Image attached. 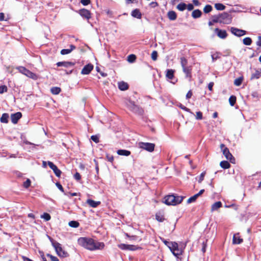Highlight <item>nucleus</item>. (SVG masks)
<instances>
[{
    "label": "nucleus",
    "mask_w": 261,
    "mask_h": 261,
    "mask_svg": "<svg viewBox=\"0 0 261 261\" xmlns=\"http://www.w3.org/2000/svg\"><path fill=\"white\" fill-rule=\"evenodd\" d=\"M77 242L81 246L91 251L101 250L105 247V244L103 242L95 241L91 238H80L78 239Z\"/></svg>",
    "instance_id": "1"
},
{
    "label": "nucleus",
    "mask_w": 261,
    "mask_h": 261,
    "mask_svg": "<svg viewBox=\"0 0 261 261\" xmlns=\"http://www.w3.org/2000/svg\"><path fill=\"white\" fill-rule=\"evenodd\" d=\"M182 196H175L173 195H170L165 197V203L168 205H175L180 203L184 199Z\"/></svg>",
    "instance_id": "2"
},
{
    "label": "nucleus",
    "mask_w": 261,
    "mask_h": 261,
    "mask_svg": "<svg viewBox=\"0 0 261 261\" xmlns=\"http://www.w3.org/2000/svg\"><path fill=\"white\" fill-rule=\"evenodd\" d=\"M127 107L130 111L137 115H142L144 113L143 110L139 106L135 105L133 101H129Z\"/></svg>",
    "instance_id": "3"
},
{
    "label": "nucleus",
    "mask_w": 261,
    "mask_h": 261,
    "mask_svg": "<svg viewBox=\"0 0 261 261\" xmlns=\"http://www.w3.org/2000/svg\"><path fill=\"white\" fill-rule=\"evenodd\" d=\"M170 244V246H169V248L170 251L175 256L178 257V256L182 254V249L179 248L178 245L176 242H171Z\"/></svg>",
    "instance_id": "4"
},
{
    "label": "nucleus",
    "mask_w": 261,
    "mask_h": 261,
    "mask_svg": "<svg viewBox=\"0 0 261 261\" xmlns=\"http://www.w3.org/2000/svg\"><path fill=\"white\" fill-rule=\"evenodd\" d=\"M18 69L21 73L33 80H36L38 79V75L36 74L31 72L24 67L20 66L18 68Z\"/></svg>",
    "instance_id": "5"
},
{
    "label": "nucleus",
    "mask_w": 261,
    "mask_h": 261,
    "mask_svg": "<svg viewBox=\"0 0 261 261\" xmlns=\"http://www.w3.org/2000/svg\"><path fill=\"white\" fill-rule=\"evenodd\" d=\"M220 23L229 24L231 22L232 17L231 15L227 12H223L219 14Z\"/></svg>",
    "instance_id": "6"
},
{
    "label": "nucleus",
    "mask_w": 261,
    "mask_h": 261,
    "mask_svg": "<svg viewBox=\"0 0 261 261\" xmlns=\"http://www.w3.org/2000/svg\"><path fill=\"white\" fill-rule=\"evenodd\" d=\"M53 247L58 256L61 257L67 256L68 253L65 252L62 248L61 245L59 243H53Z\"/></svg>",
    "instance_id": "7"
},
{
    "label": "nucleus",
    "mask_w": 261,
    "mask_h": 261,
    "mask_svg": "<svg viewBox=\"0 0 261 261\" xmlns=\"http://www.w3.org/2000/svg\"><path fill=\"white\" fill-rule=\"evenodd\" d=\"M220 148L223 152V154L224 155L225 158L230 161V162L234 163L235 159L232 155L230 153L228 148L225 147V145L221 144L220 145Z\"/></svg>",
    "instance_id": "8"
},
{
    "label": "nucleus",
    "mask_w": 261,
    "mask_h": 261,
    "mask_svg": "<svg viewBox=\"0 0 261 261\" xmlns=\"http://www.w3.org/2000/svg\"><path fill=\"white\" fill-rule=\"evenodd\" d=\"M138 145L140 148L149 152H152L154 149L155 145L153 143L139 142Z\"/></svg>",
    "instance_id": "9"
},
{
    "label": "nucleus",
    "mask_w": 261,
    "mask_h": 261,
    "mask_svg": "<svg viewBox=\"0 0 261 261\" xmlns=\"http://www.w3.org/2000/svg\"><path fill=\"white\" fill-rule=\"evenodd\" d=\"M230 32L233 35L237 37H241L246 34V31L234 27H231L230 28Z\"/></svg>",
    "instance_id": "10"
},
{
    "label": "nucleus",
    "mask_w": 261,
    "mask_h": 261,
    "mask_svg": "<svg viewBox=\"0 0 261 261\" xmlns=\"http://www.w3.org/2000/svg\"><path fill=\"white\" fill-rule=\"evenodd\" d=\"M79 14L87 20H89L91 16L90 12L86 9H82L79 11Z\"/></svg>",
    "instance_id": "11"
},
{
    "label": "nucleus",
    "mask_w": 261,
    "mask_h": 261,
    "mask_svg": "<svg viewBox=\"0 0 261 261\" xmlns=\"http://www.w3.org/2000/svg\"><path fill=\"white\" fill-rule=\"evenodd\" d=\"M182 68L184 73L186 74V77L190 80L192 77V66L188 65L187 66L182 67Z\"/></svg>",
    "instance_id": "12"
},
{
    "label": "nucleus",
    "mask_w": 261,
    "mask_h": 261,
    "mask_svg": "<svg viewBox=\"0 0 261 261\" xmlns=\"http://www.w3.org/2000/svg\"><path fill=\"white\" fill-rule=\"evenodd\" d=\"M215 32L217 35L221 39H225L227 36V33L225 30L216 28L215 30Z\"/></svg>",
    "instance_id": "13"
},
{
    "label": "nucleus",
    "mask_w": 261,
    "mask_h": 261,
    "mask_svg": "<svg viewBox=\"0 0 261 261\" xmlns=\"http://www.w3.org/2000/svg\"><path fill=\"white\" fill-rule=\"evenodd\" d=\"M93 69V65L91 64H88L85 65L81 71L82 74H88Z\"/></svg>",
    "instance_id": "14"
},
{
    "label": "nucleus",
    "mask_w": 261,
    "mask_h": 261,
    "mask_svg": "<svg viewBox=\"0 0 261 261\" xmlns=\"http://www.w3.org/2000/svg\"><path fill=\"white\" fill-rule=\"evenodd\" d=\"M22 117V114L20 112H17L12 114L11 115V121L13 124H16L19 119Z\"/></svg>",
    "instance_id": "15"
},
{
    "label": "nucleus",
    "mask_w": 261,
    "mask_h": 261,
    "mask_svg": "<svg viewBox=\"0 0 261 261\" xmlns=\"http://www.w3.org/2000/svg\"><path fill=\"white\" fill-rule=\"evenodd\" d=\"M75 65V63L72 62H59L57 63L58 67L64 66L65 67H72Z\"/></svg>",
    "instance_id": "16"
},
{
    "label": "nucleus",
    "mask_w": 261,
    "mask_h": 261,
    "mask_svg": "<svg viewBox=\"0 0 261 261\" xmlns=\"http://www.w3.org/2000/svg\"><path fill=\"white\" fill-rule=\"evenodd\" d=\"M118 246L119 248L122 250H134L136 249V246L132 245H126L124 244H121L119 245Z\"/></svg>",
    "instance_id": "17"
},
{
    "label": "nucleus",
    "mask_w": 261,
    "mask_h": 261,
    "mask_svg": "<svg viewBox=\"0 0 261 261\" xmlns=\"http://www.w3.org/2000/svg\"><path fill=\"white\" fill-rule=\"evenodd\" d=\"M131 15L133 17L138 19H141L142 17V14L138 9H135L132 11Z\"/></svg>",
    "instance_id": "18"
},
{
    "label": "nucleus",
    "mask_w": 261,
    "mask_h": 261,
    "mask_svg": "<svg viewBox=\"0 0 261 261\" xmlns=\"http://www.w3.org/2000/svg\"><path fill=\"white\" fill-rule=\"evenodd\" d=\"M87 203L92 207H96L100 204L99 201H95L93 200L89 199L87 200Z\"/></svg>",
    "instance_id": "19"
},
{
    "label": "nucleus",
    "mask_w": 261,
    "mask_h": 261,
    "mask_svg": "<svg viewBox=\"0 0 261 261\" xmlns=\"http://www.w3.org/2000/svg\"><path fill=\"white\" fill-rule=\"evenodd\" d=\"M70 49H63L61 51V54L63 55H67L70 53L73 49L75 48V46L73 45H70Z\"/></svg>",
    "instance_id": "20"
},
{
    "label": "nucleus",
    "mask_w": 261,
    "mask_h": 261,
    "mask_svg": "<svg viewBox=\"0 0 261 261\" xmlns=\"http://www.w3.org/2000/svg\"><path fill=\"white\" fill-rule=\"evenodd\" d=\"M167 16L170 20H175L177 18V15L174 11H169L167 13Z\"/></svg>",
    "instance_id": "21"
},
{
    "label": "nucleus",
    "mask_w": 261,
    "mask_h": 261,
    "mask_svg": "<svg viewBox=\"0 0 261 261\" xmlns=\"http://www.w3.org/2000/svg\"><path fill=\"white\" fill-rule=\"evenodd\" d=\"M118 88L122 91H124L128 88V84L124 82H120L118 83Z\"/></svg>",
    "instance_id": "22"
},
{
    "label": "nucleus",
    "mask_w": 261,
    "mask_h": 261,
    "mask_svg": "<svg viewBox=\"0 0 261 261\" xmlns=\"http://www.w3.org/2000/svg\"><path fill=\"white\" fill-rule=\"evenodd\" d=\"M222 204L221 203V202L220 201H217V202H215L212 205V207H211V211L213 212V211H216L217 210L218 208H220L221 207H222Z\"/></svg>",
    "instance_id": "23"
},
{
    "label": "nucleus",
    "mask_w": 261,
    "mask_h": 261,
    "mask_svg": "<svg viewBox=\"0 0 261 261\" xmlns=\"http://www.w3.org/2000/svg\"><path fill=\"white\" fill-rule=\"evenodd\" d=\"M174 71L173 69H167L166 70V77L169 80H172L174 77Z\"/></svg>",
    "instance_id": "24"
},
{
    "label": "nucleus",
    "mask_w": 261,
    "mask_h": 261,
    "mask_svg": "<svg viewBox=\"0 0 261 261\" xmlns=\"http://www.w3.org/2000/svg\"><path fill=\"white\" fill-rule=\"evenodd\" d=\"M202 15L201 11L199 9L194 10L192 13V16L194 18H198L201 17Z\"/></svg>",
    "instance_id": "25"
},
{
    "label": "nucleus",
    "mask_w": 261,
    "mask_h": 261,
    "mask_svg": "<svg viewBox=\"0 0 261 261\" xmlns=\"http://www.w3.org/2000/svg\"><path fill=\"white\" fill-rule=\"evenodd\" d=\"M117 152V154L120 155L128 156L130 154V152L129 151L124 149L118 150Z\"/></svg>",
    "instance_id": "26"
},
{
    "label": "nucleus",
    "mask_w": 261,
    "mask_h": 261,
    "mask_svg": "<svg viewBox=\"0 0 261 261\" xmlns=\"http://www.w3.org/2000/svg\"><path fill=\"white\" fill-rule=\"evenodd\" d=\"M9 118V116L8 113H4L2 114L0 121L2 123H7L8 122Z\"/></svg>",
    "instance_id": "27"
},
{
    "label": "nucleus",
    "mask_w": 261,
    "mask_h": 261,
    "mask_svg": "<svg viewBox=\"0 0 261 261\" xmlns=\"http://www.w3.org/2000/svg\"><path fill=\"white\" fill-rule=\"evenodd\" d=\"M220 165L221 168L225 169H228L230 167V164L226 161H223L221 162Z\"/></svg>",
    "instance_id": "28"
},
{
    "label": "nucleus",
    "mask_w": 261,
    "mask_h": 261,
    "mask_svg": "<svg viewBox=\"0 0 261 261\" xmlns=\"http://www.w3.org/2000/svg\"><path fill=\"white\" fill-rule=\"evenodd\" d=\"M233 244H239L243 242V239H241L239 237H237L236 234H234L233 237Z\"/></svg>",
    "instance_id": "29"
},
{
    "label": "nucleus",
    "mask_w": 261,
    "mask_h": 261,
    "mask_svg": "<svg viewBox=\"0 0 261 261\" xmlns=\"http://www.w3.org/2000/svg\"><path fill=\"white\" fill-rule=\"evenodd\" d=\"M261 76L260 72L259 70H256L255 72L252 74L251 80L258 79Z\"/></svg>",
    "instance_id": "30"
},
{
    "label": "nucleus",
    "mask_w": 261,
    "mask_h": 261,
    "mask_svg": "<svg viewBox=\"0 0 261 261\" xmlns=\"http://www.w3.org/2000/svg\"><path fill=\"white\" fill-rule=\"evenodd\" d=\"M186 7L187 5L184 3H179L176 7L177 9L180 11H184L186 9Z\"/></svg>",
    "instance_id": "31"
},
{
    "label": "nucleus",
    "mask_w": 261,
    "mask_h": 261,
    "mask_svg": "<svg viewBox=\"0 0 261 261\" xmlns=\"http://www.w3.org/2000/svg\"><path fill=\"white\" fill-rule=\"evenodd\" d=\"M243 44L245 45H250L252 42V39L250 37H246L243 40Z\"/></svg>",
    "instance_id": "32"
},
{
    "label": "nucleus",
    "mask_w": 261,
    "mask_h": 261,
    "mask_svg": "<svg viewBox=\"0 0 261 261\" xmlns=\"http://www.w3.org/2000/svg\"><path fill=\"white\" fill-rule=\"evenodd\" d=\"M215 8L217 10H223L225 9L226 7L223 5L222 4H221V3H216L215 4Z\"/></svg>",
    "instance_id": "33"
},
{
    "label": "nucleus",
    "mask_w": 261,
    "mask_h": 261,
    "mask_svg": "<svg viewBox=\"0 0 261 261\" xmlns=\"http://www.w3.org/2000/svg\"><path fill=\"white\" fill-rule=\"evenodd\" d=\"M180 64H181V66L182 67L188 66V60L186 58H185L184 57H181L180 59Z\"/></svg>",
    "instance_id": "34"
},
{
    "label": "nucleus",
    "mask_w": 261,
    "mask_h": 261,
    "mask_svg": "<svg viewBox=\"0 0 261 261\" xmlns=\"http://www.w3.org/2000/svg\"><path fill=\"white\" fill-rule=\"evenodd\" d=\"M51 92L53 94H58L61 92V89L59 87H54L51 90Z\"/></svg>",
    "instance_id": "35"
},
{
    "label": "nucleus",
    "mask_w": 261,
    "mask_h": 261,
    "mask_svg": "<svg viewBox=\"0 0 261 261\" xmlns=\"http://www.w3.org/2000/svg\"><path fill=\"white\" fill-rule=\"evenodd\" d=\"M69 226L73 228H77L80 225L79 223L76 221H71L69 222Z\"/></svg>",
    "instance_id": "36"
},
{
    "label": "nucleus",
    "mask_w": 261,
    "mask_h": 261,
    "mask_svg": "<svg viewBox=\"0 0 261 261\" xmlns=\"http://www.w3.org/2000/svg\"><path fill=\"white\" fill-rule=\"evenodd\" d=\"M211 19L213 23H220L219 14L212 16Z\"/></svg>",
    "instance_id": "37"
},
{
    "label": "nucleus",
    "mask_w": 261,
    "mask_h": 261,
    "mask_svg": "<svg viewBox=\"0 0 261 261\" xmlns=\"http://www.w3.org/2000/svg\"><path fill=\"white\" fill-rule=\"evenodd\" d=\"M229 102L231 106H233L236 102V97L234 95H231L229 98Z\"/></svg>",
    "instance_id": "38"
},
{
    "label": "nucleus",
    "mask_w": 261,
    "mask_h": 261,
    "mask_svg": "<svg viewBox=\"0 0 261 261\" xmlns=\"http://www.w3.org/2000/svg\"><path fill=\"white\" fill-rule=\"evenodd\" d=\"M155 218L157 221L160 222H163L165 220L164 216L160 214H156L155 215Z\"/></svg>",
    "instance_id": "39"
},
{
    "label": "nucleus",
    "mask_w": 261,
    "mask_h": 261,
    "mask_svg": "<svg viewBox=\"0 0 261 261\" xmlns=\"http://www.w3.org/2000/svg\"><path fill=\"white\" fill-rule=\"evenodd\" d=\"M136 59V57L135 55L131 54L127 57V61L129 63H133Z\"/></svg>",
    "instance_id": "40"
},
{
    "label": "nucleus",
    "mask_w": 261,
    "mask_h": 261,
    "mask_svg": "<svg viewBox=\"0 0 261 261\" xmlns=\"http://www.w3.org/2000/svg\"><path fill=\"white\" fill-rule=\"evenodd\" d=\"M213 9V8L212 6L210 5H207L205 6V7L203 9V11L205 13H208L212 11Z\"/></svg>",
    "instance_id": "41"
},
{
    "label": "nucleus",
    "mask_w": 261,
    "mask_h": 261,
    "mask_svg": "<svg viewBox=\"0 0 261 261\" xmlns=\"http://www.w3.org/2000/svg\"><path fill=\"white\" fill-rule=\"evenodd\" d=\"M243 81V78L241 77L235 79L234 84L237 86H239L241 85Z\"/></svg>",
    "instance_id": "42"
},
{
    "label": "nucleus",
    "mask_w": 261,
    "mask_h": 261,
    "mask_svg": "<svg viewBox=\"0 0 261 261\" xmlns=\"http://www.w3.org/2000/svg\"><path fill=\"white\" fill-rule=\"evenodd\" d=\"M198 198L197 196H196V194H195L194 195H193V196H191V197H190L188 200H187V203L188 204H189V203H191L192 202H195L196 199Z\"/></svg>",
    "instance_id": "43"
},
{
    "label": "nucleus",
    "mask_w": 261,
    "mask_h": 261,
    "mask_svg": "<svg viewBox=\"0 0 261 261\" xmlns=\"http://www.w3.org/2000/svg\"><path fill=\"white\" fill-rule=\"evenodd\" d=\"M41 218L44 219L45 221H47L50 219L51 217L49 214L44 213H43V215L41 216Z\"/></svg>",
    "instance_id": "44"
},
{
    "label": "nucleus",
    "mask_w": 261,
    "mask_h": 261,
    "mask_svg": "<svg viewBox=\"0 0 261 261\" xmlns=\"http://www.w3.org/2000/svg\"><path fill=\"white\" fill-rule=\"evenodd\" d=\"M53 170L56 176H57L58 177H60L61 176L62 172L59 169H58L57 167H56V168Z\"/></svg>",
    "instance_id": "45"
},
{
    "label": "nucleus",
    "mask_w": 261,
    "mask_h": 261,
    "mask_svg": "<svg viewBox=\"0 0 261 261\" xmlns=\"http://www.w3.org/2000/svg\"><path fill=\"white\" fill-rule=\"evenodd\" d=\"M151 59L153 61H156L158 58V52L156 50H154L151 53Z\"/></svg>",
    "instance_id": "46"
},
{
    "label": "nucleus",
    "mask_w": 261,
    "mask_h": 261,
    "mask_svg": "<svg viewBox=\"0 0 261 261\" xmlns=\"http://www.w3.org/2000/svg\"><path fill=\"white\" fill-rule=\"evenodd\" d=\"M31 183V181L30 179H27V180L23 182V186L25 188L27 189L30 186Z\"/></svg>",
    "instance_id": "47"
},
{
    "label": "nucleus",
    "mask_w": 261,
    "mask_h": 261,
    "mask_svg": "<svg viewBox=\"0 0 261 261\" xmlns=\"http://www.w3.org/2000/svg\"><path fill=\"white\" fill-rule=\"evenodd\" d=\"M8 90L7 87L5 85H0V93H3Z\"/></svg>",
    "instance_id": "48"
},
{
    "label": "nucleus",
    "mask_w": 261,
    "mask_h": 261,
    "mask_svg": "<svg viewBox=\"0 0 261 261\" xmlns=\"http://www.w3.org/2000/svg\"><path fill=\"white\" fill-rule=\"evenodd\" d=\"M211 57L212 59V61L213 62L220 58V57L219 56V54L218 53L212 54L211 55Z\"/></svg>",
    "instance_id": "49"
},
{
    "label": "nucleus",
    "mask_w": 261,
    "mask_h": 261,
    "mask_svg": "<svg viewBox=\"0 0 261 261\" xmlns=\"http://www.w3.org/2000/svg\"><path fill=\"white\" fill-rule=\"evenodd\" d=\"M91 139L96 143L99 142V137L97 135H92L91 137Z\"/></svg>",
    "instance_id": "50"
},
{
    "label": "nucleus",
    "mask_w": 261,
    "mask_h": 261,
    "mask_svg": "<svg viewBox=\"0 0 261 261\" xmlns=\"http://www.w3.org/2000/svg\"><path fill=\"white\" fill-rule=\"evenodd\" d=\"M196 119L197 120H201L202 119V113L200 111L196 112Z\"/></svg>",
    "instance_id": "51"
},
{
    "label": "nucleus",
    "mask_w": 261,
    "mask_h": 261,
    "mask_svg": "<svg viewBox=\"0 0 261 261\" xmlns=\"http://www.w3.org/2000/svg\"><path fill=\"white\" fill-rule=\"evenodd\" d=\"M46 255L47 256L49 257L50 258L51 261H59V259L57 257L53 256L50 254L48 253Z\"/></svg>",
    "instance_id": "52"
},
{
    "label": "nucleus",
    "mask_w": 261,
    "mask_h": 261,
    "mask_svg": "<svg viewBox=\"0 0 261 261\" xmlns=\"http://www.w3.org/2000/svg\"><path fill=\"white\" fill-rule=\"evenodd\" d=\"M205 174V172H203L200 174L198 179V182L200 183L202 182V181L204 179Z\"/></svg>",
    "instance_id": "53"
},
{
    "label": "nucleus",
    "mask_w": 261,
    "mask_h": 261,
    "mask_svg": "<svg viewBox=\"0 0 261 261\" xmlns=\"http://www.w3.org/2000/svg\"><path fill=\"white\" fill-rule=\"evenodd\" d=\"M47 164L49 166V167H50V168L52 170L55 169L56 168V167H57L53 162H51L50 161H48Z\"/></svg>",
    "instance_id": "54"
},
{
    "label": "nucleus",
    "mask_w": 261,
    "mask_h": 261,
    "mask_svg": "<svg viewBox=\"0 0 261 261\" xmlns=\"http://www.w3.org/2000/svg\"><path fill=\"white\" fill-rule=\"evenodd\" d=\"M106 158L107 160L110 162L112 163L114 161V157L112 155L107 154Z\"/></svg>",
    "instance_id": "55"
},
{
    "label": "nucleus",
    "mask_w": 261,
    "mask_h": 261,
    "mask_svg": "<svg viewBox=\"0 0 261 261\" xmlns=\"http://www.w3.org/2000/svg\"><path fill=\"white\" fill-rule=\"evenodd\" d=\"M74 177L76 180H80L81 178V175L79 173L76 172L74 175Z\"/></svg>",
    "instance_id": "56"
},
{
    "label": "nucleus",
    "mask_w": 261,
    "mask_h": 261,
    "mask_svg": "<svg viewBox=\"0 0 261 261\" xmlns=\"http://www.w3.org/2000/svg\"><path fill=\"white\" fill-rule=\"evenodd\" d=\"M56 185L61 192H64V189L62 186L59 182H57L56 184Z\"/></svg>",
    "instance_id": "57"
},
{
    "label": "nucleus",
    "mask_w": 261,
    "mask_h": 261,
    "mask_svg": "<svg viewBox=\"0 0 261 261\" xmlns=\"http://www.w3.org/2000/svg\"><path fill=\"white\" fill-rule=\"evenodd\" d=\"M81 3L84 5V6H87L90 3V0H81Z\"/></svg>",
    "instance_id": "58"
},
{
    "label": "nucleus",
    "mask_w": 261,
    "mask_h": 261,
    "mask_svg": "<svg viewBox=\"0 0 261 261\" xmlns=\"http://www.w3.org/2000/svg\"><path fill=\"white\" fill-rule=\"evenodd\" d=\"M189 11H191L194 9V6L192 4H189L187 5V7Z\"/></svg>",
    "instance_id": "59"
},
{
    "label": "nucleus",
    "mask_w": 261,
    "mask_h": 261,
    "mask_svg": "<svg viewBox=\"0 0 261 261\" xmlns=\"http://www.w3.org/2000/svg\"><path fill=\"white\" fill-rule=\"evenodd\" d=\"M192 2L193 4L196 6H199L201 5V3L198 0H193Z\"/></svg>",
    "instance_id": "60"
},
{
    "label": "nucleus",
    "mask_w": 261,
    "mask_h": 261,
    "mask_svg": "<svg viewBox=\"0 0 261 261\" xmlns=\"http://www.w3.org/2000/svg\"><path fill=\"white\" fill-rule=\"evenodd\" d=\"M256 45L259 47H261V36L258 37V40L256 42Z\"/></svg>",
    "instance_id": "61"
},
{
    "label": "nucleus",
    "mask_w": 261,
    "mask_h": 261,
    "mask_svg": "<svg viewBox=\"0 0 261 261\" xmlns=\"http://www.w3.org/2000/svg\"><path fill=\"white\" fill-rule=\"evenodd\" d=\"M192 95V92H191V90L189 91L186 94V98L187 99L190 98L191 97Z\"/></svg>",
    "instance_id": "62"
},
{
    "label": "nucleus",
    "mask_w": 261,
    "mask_h": 261,
    "mask_svg": "<svg viewBox=\"0 0 261 261\" xmlns=\"http://www.w3.org/2000/svg\"><path fill=\"white\" fill-rule=\"evenodd\" d=\"M180 108L181 109H182V110H185V111H187V112H190V110L189 109H188V108H186V107H185V106H182V105H181L180 106Z\"/></svg>",
    "instance_id": "63"
},
{
    "label": "nucleus",
    "mask_w": 261,
    "mask_h": 261,
    "mask_svg": "<svg viewBox=\"0 0 261 261\" xmlns=\"http://www.w3.org/2000/svg\"><path fill=\"white\" fill-rule=\"evenodd\" d=\"M214 86V83L213 82H211L208 84V89L210 90V91H212V89H213V87Z\"/></svg>",
    "instance_id": "64"
}]
</instances>
